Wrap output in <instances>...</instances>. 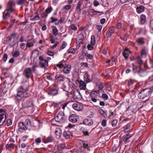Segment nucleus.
<instances>
[{
  "mask_svg": "<svg viewBox=\"0 0 153 153\" xmlns=\"http://www.w3.org/2000/svg\"><path fill=\"white\" fill-rule=\"evenodd\" d=\"M8 56L7 54H4L3 56V61L4 62H5L7 59Z\"/></svg>",
  "mask_w": 153,
  "mask_h": 153,
  "instance_id": "63",
  "label": "nucleus"
},
{
  "mask_svg": "<svg viewBox=\"0 0 153 153\" xmlns=\"http://www.w3.org/2000/svg\"><path fill=\"white\" fill-rule=\"evenodd\" d=\"M12 124V120L10 119H9L7 121V125L8 126H10Z\"/></svg>",
  "mask_w": 153,
  "mask_h": 153,
  "instance_id": "55",
  "label": "nucleus"
},
{
  "mask_svg": "<svg viewBox=\"0 0 153 153\" xmlns=\"http://www.w3.org/2000/svg\"><path fill=\"white\" fill-rule=\"evenodd\" d=\"M27 129L24 123L22 122H19L18 123V131L20 133H22L24 131Z\"/></svg>",
  "mask_w": 153,
  "mask_h": 153,
  "instance_id": "9",
  "label": "nucleus"
},
{
  "mask_svg": "<svg viewBox=\"0 0 153 153\" xmlns=\"http://www.w3.org/2000/svg\"><path fill=\"white\" fill-rule=\"evenodd\" d=\"M67 52L68 53H75V51L74 49L72 48L68 50L67 51Z\"/></svg>",
  "mask_w": 153,
  "mask_h": 153,
  "instance_id": "50",
  "label": "nucleus"
},
{
  "mask_svg": "<svg viewBox=\"0 0 153 153\" xmlns=\"http://www.w3.org/2000/svg\"><path fill=\"white\" fill-rule=\"evenodd\" d=\"M64 69H63V72L66 74H68L71 70V66L70 65H68L67 66H66L65 67H64Z\"/></svg>",
  "mask_w": 153,
  "mask_h": 153,
  "instance_id": "20",
  "label": "nucleus"
},
{
  "mask_svg": "<svg viewBox=\"0 0 153 153\" xmlns=\"http://www.w3.org/2000/svg\"><path fill=\"white\" fill-rule=\"evenodd\" d=\"M55 120L59 123H64L67 120V117L62 112H60L55 118Z\"/></svg>",
  "mask_w": 153,
  "mask_h": 153,
  "instance_id": "2",
  "label": "nucleus"
},
{
  "mask_svg": "<svg viewBox=\"0 0 153 153\" xmlns=\"http://www.w3.org/2000/svg\"><path fill=\"white\" fill-rule=\"evenodd\" d=\"M6 112L4 110L0 109V126L4 124L5 121Z\"/></svg>",
  "mask_w": 153,
  "mask_h": 153,
  "instance_id": "4",
  "label": "nucleus"
},
{
  "mask_svg": "<svg viewBox=\"0 0 153 153\" xmlns=\"http://www.w3.org/2000/svg\"><path fill=\"white\" fill-rule=\"evenodd\" d=\"M130 129V125L127 124L126 126V128L124 132L126 133L128 132Z\"/></svg>",
  "mask_w": 153,
  "mask_h": 153,
  "instance_id": "46",
  "label": "nucleus"
},
{
  "mask_svg": "<svg viewBox=\"0 0 153 153\" xmlns=\"http://www.w3.org/2000/svg\"><path fill=\"white\" fill-rule=\"evenodd\" d=\"M24 124L27 127V129L28 128L31 126L32 124L31 121L29 119H27L25 122Z\"/></svg>",
  "mask_w": 153,
  "mask_h": 153,
  "instance_id": "21",
  "label": "nucleus"
},
{
  "mask_svg": "<svg viewBox=\"0 0 153 153\" xmlns=\"http://www.w3.org/2000/svg\"><path fill=\"white\" fill-rule=\"evenodd\" d=\"M78 118V117L74 114H72L69 117V120L73 123H74L77 122Z\"/></svg>",
  "mask_w": 153,
  "mask_h": 153,
  "instance_id": "13",
  "label": "nucleus"
},
{
  "mask_svg": "<svg viewBox=\"0 0 153 153\" xmlns=\"http://www.w3.org/2000/svg\"><path fill=\"white\" fill-rule=\"evenodd\" d=\"M9 7L7 8H10V7L12 9L15 10L14 8L13 7V6L15 5V4L13 3V1L11 0H10L8 3Z\"/></svg>",
  "mask_w": 153,
  "mask_h": 153,
  "instance_id": "28",
  "label": "nucleus"
},
{
  "mask_svg": "<svg viewBox=\"0 0 153 153\" xmlns=\"http://www.w3.org/2000/svg\"><path fill=\"white\" fill-rule=\"evenodd\" d=\"M81 95L80 92H79L77 94H74L73 96V98L76 100H78L80 99Z\"/></svg>",
  "mask_w": 153,
  "mask_h": 153,
  "instance_id": "22",
  "label": "nucleus"
},
{
  "mask_svg": "<svg viewBox=\"0 0 153 153\" xmlns=\"http://www.w3.org/2000/svg\"><path fill=\"white\" fill-rule=\"evenodd\" d=\"M93 45L89 44L87 45V47L88 49L89 50H92L93 49Z\"/></svg>",
  "mask_w": 153,
  "mask_h": 153,
  "instance_id": "58",
  "label": "nucleus"
},
{
  "mask_svg": "<svg viewBox=\"0 0 153 153\" xmlns=\"http://www.w3.org/2000/svg\"><path fill=\"white\" fill-rule=\"evenodd\" d=\"M136 41L139 45H142L144 43L143 39L141 38L137 39Z\"/></svg>",
  "mask_w": 153,
  "mask_h": 153,
  "instance_id": "37",
  "label": "nucleus"
},
{
  "mask_svg": "<svg viewBox=\"0 0 153 153\" xmlns=\"http://www.w3.org/2000/svg\"><path fill=\"white\" fill-rule=\"evenodd\" d=\"M39 65L40 67L45 69H46L48 66V60L45 59L42 56H39Z\"/></svg>",
  "mask_w": 153,
  "mask_h": 153,
  "instance_id": "3",
  "label": "nucleus"
},
{
  "mask_svg": "<svg viewBox=\"0 0 153 153\" xmlns=\"http://www.w3.org/2000/svg\"><path fill=\"white\" fill-rule=\"evenodd\" d=\"M71 7L70 5H67L64 7L63 8L66 10H68L71 8Z\"/></svg>",
  "mask_w": 153,
  "mask_h": 153,
  "instance_id": "64",
  "label": "nucleus"
},
{
  "mask_svg": "<svg viewBox=\"0 0 153 153\" xmlns=\"http://www.w3.org/2000/svg\"><path fill=\"white\" fill-rule=\"evenodd\" d=\"M14 144L13 143H9L7 144L6 145V147L7 149H13L14 146Z\"/></svg>",
  "mask_w": 153,
  "mask_h": 153,
  "instance_id": "33",
  "label": "nucleus"
},
{
  "mask_svg": "<svg viewBox=\"0 0 153 153\" xmlns=\"http://www.w3.org/2000/svg\"><path fill=\"white\" fill-rule=\"evenodd\" d=\"M57 66L59 68H62V67H64L63 64L62 63V62H59V64H57Z\"/></svg>",
  "mask_w": 153,
  "mask_h": 153,
  "instance_id": "61",
  "label": "nucleus"
},
{
  "mask_svg": "<svg viewBox=\"0 0 153 153\" xmlns=\"http://www.w3.org/2000/svg\"><path fill=\"white\" fill-rule=\"evenodd\" d=\"M96 43L95 38L94 35H92L91 37V44L92 45H95Z\"/></svg>",
  "mask_w": 153,
  "mask_h": 153,
  "instance_id": "29",
  "label": "nucleus"
},
{
  "mask_svg": "<svg viewBox=\"0 0 153 153\" xmlns=\"http://www.w3.org/2000/svg\"><path fill=\"white\" fill-rule=\"evenodd\" d=\"M63 136L66 139L70 138L72 137V133L70 130L65 131L63 133Z\"/></svg>",
  "mask_w": 153,
  "mask_h": 153,
  "instance_id": "12",
  "label": "nucleus"
},
{
  "mask_svg": "<svg viewBox=\"0 0 153 153\" xmlns=\"http://www.w3.org/2000/svg\"><path fill=\"white\" fill-rule=\"evenodd\" d=\"M141 57L143 58H145L146 56V53L144 49H142L141 53Z\"/></svg>",
  "mask_w": 153,
  "mask_h": 153,
  "instance_id": "41",
  "label": "nucleus"
},
{
  "mask_svg": "<svg viewBox=\"0 0 153 153\" xmlns=\"http://www.w3.org/2000/svg\"><path fill=\"white\" fill-rule=\"evenodd\" d=\"M89 75L88 74H86L84 76V80L87 83H88L91 82L92 80L89 79Z\"/></svg>",
  "mask_w": 153,
  "mask_h": 153,
  "instance_id": "23",
  "label": "nucleus"
},
{
  "mask_svg": "<svg viewBox=\"0 0 153 153\" xmlns=\"http://www.w3.org/2000/svg\"><path fill=\"white\" fill-rule=\"evenodd\" d=\"M82 3V2L81 0H79L78 1L77 4V5L76 8V12H77V13H80L81 12L80 7Z\"/></svg>",
  "mask_w": 153,
  "mask_h": 153,
  "instance_id": "18",
  "label": "nucleus"
},
{
  "mask_svg": "<svg viewBox=\"0 0 153 153\" xmlns=\"http://www.w3.org/2000/svg\"><path fill=\"white\" fill-rule=\"evenodd\" d=\"M22 105L24 108L31 107L33 105V101L31 99L25 100L22 102Z\"/></svg>",
  "mask_w": 153,
  "mask_h": 153,
  "instance_id": "6",
  "label": "nucleus"
},
{
  "mask_svg": "<svg viewBox=\"0 0 153 153\" xmlns=\"http://www.w3.org/2000/svg\"><path fill=\"white\" fill-rule=\"evenodd\" d=\"M100 114L102 115L105 118H106L107 117L106 114L105 113L104 111L102 109H100L98 110Z\"/></svg>",
  "mask_w": 153,
  "mask_h": 153,
  "instance_id": "31",
  "label": "nucleus"
},
{
  "mask_svg": "<svg viewBox=\"0 0 153 153\" xmlns=\"http://www.w3.org/2000/svg\"><path fill=\"white\" fill-rule=\"evenodd\" d=\"M41 16L42 17L44 18H46L48 16V15L45 13L42 12L41 13Z\"/></svg>",
  "mask_w": 153,
  "mask_h": 153,
  "instance_id": "56",
  "label": "nucleus"
},
{
  "mask_svg": "<svg viewBox=\"0 0 153 153\" xmlns=\"http://www.w3.org/2000/svg\"><path fill=\"white\" fill-rule=\"evenodd\" d=\"M132 134H127L125 137L124 138L123 140L124 142L127 141L132 136Z\"/></svg>",
  "mask_w": 153,
  "mask_h": 153,
  "instance_id": "35",
  "label": "nucleus"
},
{
  "mask_svg": "<svg viewBox=\"0 0 153 153\" xmlns=\"http://www.w3.org/2000/svg\"><path fill=\"white\" fill-rule=\"evenodd\" d=\"M118 123V121L117 120H114L111 123V125L112 126H115L116 124Z\"/></svg>",
  "mask_w": 153,
  "mask_h": 153,
  "instance_id": "52",
  "label": "nucleus"
},
{
  "mask_svg": "<svg viewBox=\"0 0 153 153\" xmlns=\"http://www.w3.org/2000/svg\"><path fill=\"white\" fill-rule=\"evenodd\" d=\"M15 11V10L12 9L10 7L7 8L3 13V18L5 19H8L10 17V14Z\"/></svg>",
  "mask_w": 153,
  "mask_h": 153,
  "instance_id": "5",
  "label": "nucleus"
},
{
  "mask_svg": "<svg viewBox=\"0 0 153 153\" xmlns=\"http://www.w3.org/2000/svg\"><path fill=\"white\" fill-rule=\"evenodd\" d=\"M122 27V24L120 23H118L116 26V29H119Z\"/></svg>",
  "mask_w": 153,
  "mask_h": 153,
  "instance_id": "60",
  "label": "nucleus"
},
{
  "mask_svg": "<svg viewBox=\"0 0 153 153\" xmlns=\"http://www.w3.org/2000/svg\"><path fill=\"white\" fill-rule=\"evenodd\" d=\"M20 55V52L18 51H16L13 54V56L15 57H17Z\"/></svg>",
  "mask_w": 153,
  "mask_h": 153,
  "instance_id": "44",
  "label": "nucleus"
},
{
  "mask_svg": "<svg viewBox=\"0 0 153 153\" xmlns=\"http://www.w3.org/2000/svg\"><path fill=\"white\" fill-rule=\"evenodd\" d=\"M51 22L52 23H53L56 21L58 20L57 19L54 18L53 17H52L51 18Z\"/></svg>",
  "mask_w": 153,
  "mask_h": 153,
  "instance_id": "62",
  "label": "nucleus"
},
{
  "mask_svg": "<svg viewBox=\"0 0 153 153\" xmlns=\"http://www.w3.org/2000/svg\"><path fill=\"white\" fill-rule=\"evenodd\" d=\"M84 124L88 126H90L92 125L93 123V122L91 120H88V119H85V120L84 121Z\"/></svg>",
  "mask_w": 153,
  "mask_h": 153,
  "instance_id": "25",
  "label": "nucleus"
},
{
  "mask_svg": "<svg viewBox=\"0 0 153 153\" xmlns=\"http://www.w3.org/2000/svg\"><path fill=\"white\" fill-rule=\"evenodd\" d=\"M139 69L137 71V73L140 76L143 77L147 74L146 69H143L141 66L139 67Z\"/></svg>",
  "mask_w": 153,
  "mask_h": 153,
  "instance_id": "11",
  "label": "nucleus"
},
{
  "mask_svg": "<svg viewBox=\"0 0 153 153\" xmlns=\"http://www.w3.org/2000/svg\"><path fill=\"white\" fill-rule=\"evenodd\" d=\"M97 94V91H92L90 93V95L91 97V98L95 97L96 96Z\"/></svg>",
  "mask_w": 153,
  "mask_h": 153,
  "instance_id": "39",
  "label": "nucleus"
},
{
  "mask_svg": "<svg viewBox=\"0 0 153 153\" xmlns=\"http://www.w3.org/2000/svg\"><path fill=\"white\" fill-rule=\"evenodd\" d=\"M88 12L89 13V14L90 15H91L92 16H93L94 15H97V13H101L103 14V13L102 12H99L96 11L92 9H88Z\"/></svg>",
  "mask_w": 153,
  "mask_h": 153,
  "instance_id": "16",
  "label": "nucleus"
},
{
  "mask_svg": "<svg viewBox=\"0 0 153 153\" xmlns=\"http://www.w3.org/2000/svg\"><path fill=\"white\" fill-rule=\"evenodd\" d=\"M32 74V69L30 68H27L25 69L23 73V75L27 79L29 78Z\"/></svg>",
  "mask_w": 153,
  "mask_h": 153,
  "instance_id": "8",
  "label": "nucleus"
},
{
  "mask_svg": "<svg viewBox=\"0 0 153 153\" xmlns=\"http://www.w3.org/2000/svg\"><path fill=\"white\" fill-rule=\"evenodd\" d=\"M39 19V15H37L34 17L32 19L33 21H36L38 20Z\"/></svg>",
  "mask_w": 153,
  "mask_h": 153,
  "instance_id": "59",
  "label": "nucleus"
},
{
  "mask_svg": "<svg viewBox=\"0 0 153 153\" xmlns=\"http://www.w3.org/2000/svg\"><path fill=\"white\" fill-rule=\"evenodd\" d=\"M29 84L27 82H25L22 84L17 89V94L16 99L18 100H21L24 97L27 96V92L28 91Z\"/></svg>",
  "mask_w": 153,
  "mask_h": 153,
  "instance_id": "1",
  "label": "nucleus"
},
{
  "mask_svg": "<svg viewBox=\"0 0 153 153\" xmlns=\"http://www.w3.org/2000/svg\"><path fill=\"white\" fill-rule=\"evenodd\" d=\"M149 94V91L146 89L142 90L138 94V97L140 99H143L146 97L148 96Z\"/></svg>",
  "mask_w": 153,
  "mask_h": 153,
  "instance_id": "7",
  "label": "nucleus"
},
{
  "mask_svg": "<svg viewBox=\"0 0 153 153\" xmlns=\"http://www.w3.org/2000/svg\"><path fill=\"white\" fill-rule=\"evenodd\" d=\"M52 33L55 36L57 35L58 33V30L56 28H53L52 30Z\"/></svg>",
  "mask_w": 153,
  "mask_h": 153,
  "instance_id": "45",
  "label": "nucleus"
},
{
  "mask_svg": "<svg viewBox=\"0 0 153 153\" xmlns=\"http://www.w3.org/2000/svg\"><path fill=\"white\" fill-rule=\"evenodd\" d=\"M96 28L97 30H98V35H100L101 34V30L102 28V27L100 25H97L96 26Z\"/></svg>",
  "mask_w": 153,
  "mask_h": 153,
  "instance_id": "30",
  "label": "nucleus"
},
{
  "mask_svg": "<svg viewBox=\"0 0 153 153\" xmlns=\"http://www.w3.org/2000/svg\"><path fill=\"white\" fill-rule=\"evenodd\" d=\"M140 23L142 24H144L146 22V17L144 15H141L140 16Z\"/></svg>",
  "mask_w": 153,
  "mask_h": 153,
  "instance_id": "26",
  "label": "nucleus"
},
{
  "mask_svg": "<svg viewBox=\"0 0 153 153\" xmlns=\"http://www.w3.org/2000/svg\"><path fill=\"white\" fill-rule=\"evenodd\" d=\"M137 60V62H138V64L139 65V67L141 66V65L143 64V62L142 60L141 59L140 57H138L136 58Z\"/></svg>",
  "mask_w": 153,
  "mask_h": 153,
  "instance_id": "36",
  "label": "nucleus"
},
{
  "mask_svg": "<svg viewBox=\"0 0 153 153\" xmlns=\"http://www.w3.org/2000/svg\"><path fill=\"white\" fill-rule=\"evenodd\" d=\"M72 107L74 109L77 111H80L83 108L82 105L80 103L74 104Z\"/></svg>",
  "mask_w": 153,
  "mask_h": 153,
  "instance_id": "10",
  "label": "nucleus"
},
{
  "mask_svg": "<svg viewBox=\"0 0 153 153\" xmlns=\"http://www.w3.org/2000/svg\"><path fill=\"white\" fill-rule=\"evenodd\" d=\"M53 137L51 136H49L46 138V140L45 143H47L48 142H51L53 140Z\"/></svg>",
  "mask_w": 153,
  "mask_h": 153,
  "instance_id": "32",
  "label": "nucleus"
},
{
  "mask_svg": "<svg viewBox=\"0 0 153 153\" xmlns=\"http://www.w3.org/2000/svg\"><path fill=\"white\" fill-rule=\"evenodd\" d=\"M105 86V85L104 83L100 82V85H99L98 87L100 90H101Z\"/></svg>",
  "mask_w": 153,
  "mask_h": 153,
  "instance_id": "53",
  "label": "nucleus"
},
{
  "mask_svg": "<svg viewBox=\"0 0 153 153\" xmlns=\"http://www.w3.org/2000/svg\"><path fill=\"white\" fill-rule=\"evenodd\" d=\"M102 97L105 100H106L108 99V95L106 94H103L102 95Z\"/></svg>",
  "mask_w": 153,
  "mask_h": 153,
  "instance_id": "47",
  "label": "nucleus"
},
{
  "mask_svg": "<svg viewBox=\"0 0 153 153\" xmlns=\"http://www.w3.org/2000/svg\"><path fill=\"white\" fill-rule=\"evenodd\" d=\"M136 10L138 13H140L144 11V7L142 6H140L139 7H137Z\"/></svg>",
  "mask_w": 153,
  "mask_h": 153,
  "instance_id": "24",
  "label": "nucleus"
},
{
  "mask_svg": "<svg viewBox=\"0 0 153 153\" xmlns=\"http://www.w3.org/2000/svg\"><path fill=\"white\" fill-rule=\"evenodd\" d=\"M53 10V8L51 7L48 8L46 10L45 12L47 14L50 13Z\"/></svg>",
  "mask_w": 153,
  "mask_h": 153,
  "instance_id": "48",
  "label": "nucleus"
},
{
  "mask_svg": "<svg viewBox=\"0 0 153 153\" xmlns=\"http://www.w3.org/2000/svg\"><path fill=\"white\" fill-rule=\"evenodd\" d=\"M57 90L56 89H54L51 90L50 91V94L52 96H54L57 94Z\"/></svg>",
  "mask_w": 153,
  "mask_h": 153,
  "instance_id": "27",
  "label": "nucleus"
},
{
  "mask_svg": "<svg viewBox=\"0 0 153 153\" xmlns=\"http://www.w3.org/2000/svg\"><path fill=\"white\" fill-rule=\"evenodd\" d=\"M70 28L71 29L75 30H76L77 29V28L74 24L71 25L70 26Z\"/></svg>",
  "mask_w": 153,
  "mask_h": 153,
  "instance_id": "54",
  "label": "nucleus"
},
{
  "mask_svg": "<svg viewBox=\"0 0 153 153\" xmlns=\"http://www.w3.org/2000/svg\"><path fill=\"white\" fill-rule=\"evenodd\" d=\"M26 0H18L17 1V3L19 5L23 4Z\"/></svg>",
  "mask_w": 153,
  "mask_h": 153,
  "instance_id": "49",
  "label": "nucleus"
},
{
  "mask_svg": "<svg viewBox=\"0 0 153 153\" xmlns=\"http://www.w3.org/2000/svg\"><path fill=\"white\" fill-rule=\"evenodd\" d=\"M56 137L58 139H59L62 135V130L60 128H57L56 129L55 131Z\"/></svg>",
  "mask_w": 153,
  "mask_h": 153,
  "instance_id": "15",
  "label": "nucleus"
},
{
  "mask_svg": "<svg viewBox=\"0 0 153 153\" xmlns=\"http://www.w3.org/2000/svg\"><path fill=\"white\" fill-rule=\"evenodd\" d=\"M56 79L58 81H63L64 80L63 76L62 75H60L59 76L56 77Z\"/></svg>",
  "mask_w": 153,
  "mask_h": 153,
  "instance_id": "34",
  "label": "nucleus"
},
{
  "mask_svg": "<svg viewBox=\"0 0 153 153\" xmlns=\"http://www.w3.org/2000/svg\"><path fill=\"white\" fill-rule=\"evenodd\" d=\"M67 45V43L65 42H63V44H62V46L60 47V49L61 50H62V49L66 47V46Z\"/></svg>",
  "mask_w": 153,
  "mask_h": 153,
  "instance_id": "51",
  "label": "nucleus"
},
{
  "mask_svg": "<svg viewBox=\"0 0 153 153\" xmlns=\"http://www.w3.org/2000/svg\"><path fill=\"white\" fill-rule=\"evenodd\" d=\"M129 53L126 52V51H124L122 53L123 56L126 59L128 58Z\"/></svg>",
  "mask_w": 153,
  "mask_h": 153,
  "instance_id": "43",
  "label": "nucleus"
},
{
  "mask_svg": "<svg viewBox=\"0 0 153 153\" xmlns=\"http://www.w3.org/2000/svg\"><path fill=\"white\" fill-rule=\"evenodd\" d=\"M133 65V68H132V71L134 72V73H137V69L138 68V67L135 65L134 64H132Z\"/></svg>",
  "mask_w": 153,
  "mask_h": 153,
  "instance_id": "40",
  "label": "nucleus"
},
{
  "mask_svg": "<svg viewBox=\"0 0 153 153\" xmlns=\"http://www.w3.org/2000/svg\"><path fill=\"white\" fill-rule=\"evenodd\" d=\"M34 43V41L33 38L28 40L27 42V43L26 45V47H31L33 46Z\"/></svg>",
  "mask_w": 153,
  "mask_h": 153,
  "instance_id": "17",
  "label": "nucleus"
},
{
  "mask_svg": "<svg viewBox=\"0 0 153 153\" xmlns=\"http://www.w3.org/2000/svg\"><path fill=\"white\" fill-rule=\"evenodd\" d=\"M85 55L87 57L90 59H92L94 57L93 56L90 54H89L88 53L86 52L85 53Z\"/></svg>",
  "mask_w": 153,
  "mask_h": 153,
  "instance_id": "42",
  "label": "nucleus"
},
{
  "mask_svg": "<svg viewBox=\"0 0 153 153\" xmlns=\"http://www.w3.org/2000/svg\"><path fill=\"white\" fill-rule=\"evenodd\" d=\"M79 84V87L81 89L84 90L86 89V84L83 81L80 80Z\"/></svg>",
  "mask_w": 153,
  "mask_h": 153,
  "instance_id": "19",
  "label": "nucleus"
},
{
  "mask_svg": "<svg viewBox=\"0 0 153 153\" xmlns=\"http://www.w3.org/2000/svg\"><path fill=\"white\" fill-rule=\"evenodd\" d=\"M114 28L113 27H110L106 33V37L108 38L111 37L112 34L114 33Z\"/></svg>",
  "mask_w": 153,
  "mask_h": 153,
  "instance_id": "14",
  "label": "nucleus"
},
{
  "mask_svg": "<svg viewBox=\"0 0 153 153\" xmlns=\"http://www.w3.org/2000/svg\"><path fill=\"white\" fill-rule=\"evenodd\" d=\"M82 147H83L84 148L87 149L88 150L90 151V149L89 147H88V144L82 142Z\"/></svg>",
  "mask_w": 153,
  "mask_h": 153,
  "instance_id": "38",
  "label": "nucleus"
},
{
  "mask_svg": "<svg viewBox=\"0 0 153 153\" xmlns=\"http://www.w3.org/2000/svg\"><path fill=\"white\" fill-rule=\"evenodd\" d=\"M101 124L103 126H105L106 125V121L105 120H103Z\"/></svg>",
  "mask_w": 153,
  "mask_h": 153,
  "instance_id": "57",
  "label": "nucleus"
}]
</instances>
